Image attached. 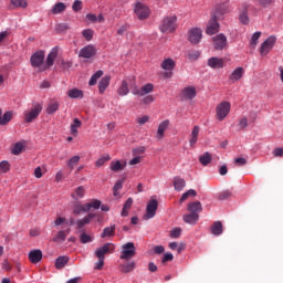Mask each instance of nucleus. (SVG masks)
<instances>
[{
	"instance_id": "45",
	"label": "nucleus",
	"mask_w": 283,
	"mask_h": 283,
	"mask_svg": "<svg viewBox=\"0 0 283 283\" xmlns=\"http://www.w3.org/2000/svg\"><path fill=\"white\" fill-rule=\"evenodd\" d=\"M83 197H85V188L83 186L77 187L76 189H74V192L71 193V198L73 199H82Z\"/></svg>"
},
{
	"instance_id": "5",
	"label": "nucleus",
	"mask_w": 283,
	"mask_h": 283,
	"mask_svg": "<svg viewBox=\"0 0 283 283\" xmlns=\"http://www.w3.org/2000/svg\"><path fill=\"white\" fill-rule=\"evenodd\" d=\"M130 92L134 96H147V94H151V92H154V84L148 83L142 87H137V85L134 84L130 87Z\"/></svg>"
},
{
	"instance_id": "20",
	"label": "nucleus",
	"mask_w": 283,
	"mask_h": 283,
	"mask_svg": "<svg viewBox=\"0 0 283 283\" xmlns=\"http://www.w3.org/2000/svg\"><path fill=\"white\" fill-rule=\"evenodd\" d=\"M57 56H59V49L53 48L46 57V65L44 66L43 70H48V67H52Z\"/></svg>"
},
{
	"instance_id": "6",
	"label": "nucleus",
	"mask_w": 283,
	"mask_h": 283,
	"mask_svg": "<svg viewBox=\"0 0 283 283\" xmlns=\"http://www.w3.org/2000/svg\"><path fill=\"white\" fill-rule=\"evenodd\" d=\"M188 41L192 44V45H198V43H200V41H202V29L200 28H191L188 31Z\"/></svg>"
},
{
	"instance_id": "63",
	"label": "nucleus",
	"mask_w": 283,
	"mask_h": 283,
	"mask_svg": "<svg viewBox=\"0 0 283 283\" xmlns=\"http://www.w3.org/2000/svg\"><path fill=\"white\" fill-rule=\"evenodd\" d=\"M172 260H174V254L167 253V254H164V258L161 259V263L170 262Z\"/></svg>"
},
{
	"instance_id": "25",
	"label": "nucleus",
	"mask_w": 283,
	"mask_h": 283,
	"mask_svg": "<svg viewBox=\"0 0 283 283\" xmlns=\"http://www.w3.org/2000/svg\"><path fill=\"white\" fill-rule=\"evenodd\" d=\"M126 167H127L126 161L120 163V160H113V161H111L109 169H111V171L117 172V171H123Z\"/></svg>"
},
{
	"instance_id": "40",
	"label": "nucleus",
	"mask_w": 283,
	"mask_h": 283,
	"mask_svg": "<svg viewBox=\"0 0 283 283\" xmlns=\"http://www.w3.org/2000/svg\"><path fill=\"white\" fill-rule=\"evenodd\" d=\"M91 210L86 209L85 206H83L82 203H76L73 207V214L74 216H80L81 213H87Z\"/></svg>"
},
{
	"instance_id": "48",
	"label": "nucleus",
	"mask_w": 283,
	"mask_h": 283,
	"mask_svg": "<svg viewBox=\"0 0 283 283\" xmlns=\"http://www.w3.org/2000/svg\"><path fill=\"white\" fill-rule=\"evenodd\" d=\"M101 76H103V71H97L94 75H92L88 85L92 87L94 85H96V83H98V78H101Z\"/></svg>"
},
{
	"instance_id": "35",
	"label": "nucleus",
	"mask_w": 283,
	"mask_h": 283,
	"mask_svg": "<svg viewBox=\"0 0 283 283\" xmlns=\"http://www.w3.org/2000/svg\"><path fill=\"white\" fill-rule=\"evenodd\" d=\"M228 115H229L228 107H219L216 109V118H218L219 122L223 120Z\"/></svg>"
},
{
	"instance_id": "31",
	"label": "nucleus",
	"mask_w": 283,
	"mask_h": 283,
	"mask_svg": "<svg viewBox=\"0 0 283 283\" xmlns=\"http://www.w3.org/2000/svg\"><path fill=\"white\" fill-rule=\"evenodd\" d=\"M70 233V229L57 231L56 235L52 239L53 242H64Z\"/></svg>"
},
{
	"instance_id": "9",
	"label": "nucleus",
	"mask_w": 283,
	"mask_h": 283,
	"mask_svg": "<svg viewBox=\"0 0 283 283\" xmlns=\"http://www.w3.org/2000/svg\"><path fill=\"white\" fill-rule=\"evenodd\" d=\"M256 118H258L256 113H250L249 118L247 116L239 118V123H238L239 130L242 132L247 129L249 127V124H253Z\"/></svg>"
},
{
	"instance_id": "22",
	"label": "nucleus",
	"mask_w": 283,
	"mask_h": 283,
	"mask_svg": "<svg viewBox=\"0 0 283 283\" xmlns=\"http://www.w3.org/2000/svg\"><path fill=\"white\" fill-rule=\"evenodd\" d=\"M43 254L39 249L29 252V261L36 264L42 261Z\"/></svg>"
},
{
	"instance_id": "49",
	"label": "nucleus",
	"mask_w": 283,
	"mask_h": 283,
	"mask_svg": "<svg viewBox=\"0 0 283 283\" xmlns=\"http://www.w3.org/2000/svg\"><path fill=\"white\" fill-rule=\"evenodd\" d=\"M80 242L81 244H86L93 242V238L92 235H87L83 230H81Z\"/></svg>"
},
{
	"instance_id": "32",
	"label": "nucleus",
	"mask_w": 283,
	"mask_h": 283,
	"mask_svg": "<svg viewBox=\"0 0 283 283\" xmlns=\"http://www.w3.org/2000/svg\"><path fill=\"white\" fill-rule=\"evenodd\" d=\"M67 10V6L63 2L55 3L51 9V14H61L62 12H65Z\"/></svg>"
},
{
	"instance_id": "23",
	"label": "nucleus",
	"mask_w": 283,
	"mask_h": 283,
	"mask_svg": "<svg viewBox=\"0 0 283 283\" xmlns=\"http://www.w3.org/2000/svg\"><path fill=\"white\" fill-rule=\"evenodd\" d=\"M200 219V214L197 212H190L188 214H184V221L186 224L195 226Z\"/></svg>"
},
{
	"instance_id": "60",
	"label": "nucleus",
	"mask_w": 283,
	"mask_h": 283,
	"mask_svg": "<svg viewBox=\"0 0 283 283\" xmlns=\"http://www.w3.org/2000/svg\"><path fill=\"white\" fill-rule=\"evenodd\" d=\"M55 227H60L62 224H69L65 217H57L54 221Z\"/></svg>"
},
{
	"instance_id": "14",
	"label": "nucleus",
	"mask_w": 283,
	"mask_h": 283,
	"mask_svg": "<svg viewBox=\"0 0 283 283\" xmlns=\"http://www.w3.org/2000/svg\"><path fill=\"white\" fill-rule=\"evenodd\" d=\"M114 251V244L113 243H106L102 247L96 249V252H94V255H96L97 259H104V256L107 253H113Z\"/></svg>"
},
{
	"instance_id": "28",
	"label": "nucleus",
	"mask_w": 283,
	"mask_h": 283,
	"mask_svg": "<svg viewBox=\"0 0 283 283\" xmlns=\"http://www.w3.org/2000/svg\"><path fill=\"white\" fill-rule=\"evenodd\" d=\"M228 12H230V9H229V4L227 3H222V4H217L214 7V17H220V14H228Z\"/></svg>"
},
{
	"instance_id": "18",
	"label": "nucleus",
	"mask_w": 283,
	"mask_h": 283,
	"mask_svg": "<svg viewBox=\"0 0 283 283\" xmlns=\"http://www.w3.org/2000/svg\"><path fill=\"white\" fill-rule=\"evenodd\" d=\"M196 87L195 86H187L181 92V98L185 101H191V98H196Z\"/></svg>"
},
{
	"instance_id": "33",
	"label": "nucleus",
	"mask_w": 283,
	"mask_h": 283,
	"mask_svg": "<svg viewBox=\"0 0 283 283\" xmlns=\"http://www.w3.org/2000/svg\"><path fill=\"white\" fill-rule=\"evenodd\" d=\"M186 186H187V182L185 181V179H182V178H180V177H175V178H174V188H175V190H177L178 192H180L181 190H184Z\"/></svg>"
},
{
	"instance_id": "62",
	"label": "nucleus",
	"mask_w": 283,
	"mask_h": 283,
	"mask_svg": "<svg viewBox=\"0 0 283 283\" xmlns=\"http://www.w3.org/2000/svg\"><path fill=\"white\" fill-rule=\"evenodd\" d=\"M273 156L275 158H282L283 157V148L276 147L273 149Z\"/></svg>"
},
{
	"instance_id": "2",
	"label": "nucleus",
	"mask_w": 283,
	"mask_h": 283,
	"mask_svg": "<svg viewBox=\"0 0 283 283\" xmlns=\"http://www.w3.org/2000/svg\"><path fill=\"white\" fill-rule=\"evenodd\" d=\"M134 14L139 21H146L151 15V9L147 4L136 1L134 4Z\"/></svg>"
},
{
	"instance_id": "8",
	"label": "nucleus",
	"mask_w": 283,
	"mask_h": 283,
	"mask_svg": "<svg viewBox=\"0 0 283 283\" xmlns=\"http://www.w3.org/2000/svg\"><path fill=\"white\" fill-rule=\"evenodd\" d=\"M158 210V201L156 199H151L147 203L146 212L144 214V220H150L156 217Z\"/></svg>"
},
{
	"instance_id": "12",
	"label": "nucleus",
	"mask_w": 283,
	"mask_h": 283,
	"mask_svg": "<svg viewBox=\"0 0 283 283\" xmlns=\"http://www.w3.org/2000/svg\"><path fill=\"white\" fill-rule=\"evenodd\" d=\"M161 70H164L166 73V76L169 77L171 76V72L176 69V61L171 57H166L164 61L160 63Z\"/></svg>"
},
{
	"instance_id": "44",
	"label": "nucleus",
	"mask_w": 283,
	"mask_h": 283,
	"mask_svg": "<svg viewBox=\"0 0 283 283\" xmlns=\"http://www.w3.org/2000/svg\"><path fill=\"white\" fill-rule=\"evenodd\" d=\"M134 269H136V263L134 261H130L124 265H120L122 273L124 274L133 272Z\"/></svg>"
},
{
	"instance_id": "21",
	"label": "nucleus",
	"mask_w": 283,
	"mask_h": 283,
	"mask_svg": "<svg viewBox=\"0 0 283 283\" xmlns=\"http://www.w3.org/2000/svg\"><path fill=\"white\" fill-rule=\"evenodd\" d=\"M170 125V122L168 119H165L160 124H158L157 128V140H161L164 138L165 132L168 129V126Z\"/></svg>"
},
{
	"instance_id": "61",
	"label": "nucleus",
	"mask_w": 283,
	"mask_h": 283,
	"mask_svg": "<svg viewBox=\"0 0 283 283\" xmlns=\"http://www.w3.org/2000/svg\"><path fill=\"white\" fill-rule=\"evenodd\" d=\"M181 235V229L177 228L174 229V231L170 232V238L179 239Z\"/></svg>"
},
{
	"instance_id": "43",
	"label": "nucleus",
	"mask_w": 283,
	"mask_h": 283,
	"mask_svg": "<svg viewBox=\"0 0 283 283\" xmlns=\"http://www.w3.org/2000/svg\"><path fill=\"white\" fill-rule=\"evenodd\" d=\"M125 181H126V177L117 180V182L114 185V188H113L114 197L119 196V190L123 189V185H124Z\"/></svg>"
},
{
	"instance_id": "34",
	"label": "nucleus",
	"mask_w": 283,
	"mask_h": 283,
	"mask_svg": "<svg viewBox=\"0 0 283 283\" xmlns=\"http://www.w3.org/2000/svg\"><path fill=\"white\" fill-rule=\"evenodd\" d=\"M116 234V226L106 227L101 233V238H113Z\"/></svg>"
},
{
	"instance_id": "15",
	"label": "nucleus",
	"mask_w": 283,
	"mask_h": 283,
	"mask_svg": "<svg viewBox=\"0 0 283 283\" xmlns=\"http://www.w3.org/2000/svg\"><path fill=\"white\" fill-rule=\"evenodd\" d=\"M244 76V67L239 66L229 75V83H238Z\"/></svg>"
},
{
	"instance_id": "19",
	"label": "nucleus",
	"mask_w": 283,
	"mask_h": 283,
	"mask_svg": "<svg viewBox=\"0 0 283 283\" xmlns=\"http://www.w3.org/2000/svg\"><path fill=\"white\" fill-rule=\"evenodd\" d=\"M96 218V214L93 212H90L86 214V217H84L83 219H78L76 221V226H77V230H82L83 227H85L86 224L92 223V220Z\"/></svg>"
},
{
	"instance_id": "64",
	"label": "nucleus",
	"mask_w": 283,
	"mask_h": 283,
	"mask_svg": "<svg viewBox=\"0 0 283 283\" xmlns=\"http://www.w3.org/2000/svg\"><path fill=\"white\" fill-rule=\"evenodd\" d=\"M230 197H231V192L226 190V191H222L221 195H219V200H226V199H229Z\"/></svg>"
},
{
	"instance_id": "26",
	"label": "nucleus",
	"mask_w": 283,
	"mask_h": 283,
	"mask_svg": "<svg viewBox=\"0 0 283 283\" xmlns=\"http://www.w3.org/2000/svg\"><path fill=\"white\" fill-rule=\"evenodd\" d=\"M82 127V120H80L78 118H74L73 119V123H71V126H70V134L71 136H78V128Z\"/></svg>"
},
{
	"instance_id": "17",
	"label": "nucleus",
	"mask_w": 283,
	"mask_h": 283,
	"mask_svg": "<svg viewBox=\"0 0 283 283\" xmlns=\"http://www.w3.org/2000/svg\"><path fill=\"white\" fill-rule=\"evenodd\" d=\"M208 66L212 70H222L224 67V59L222 57H210L208 60Z\"/></svg>"
},
{
	"instance_id": "57",
	"label": "nucleus",
	"mask_w": 283,
	"mask_h": 283,
	"mask_svg": "<svg viewBox=\"0 0 283 283\" xmlns=\"http://www.w3.org/2000/svg\"><path fill=\"white\" fill-rule=\"evenodd\" d=\"M239 21H240L243 25H249V14L247 13V10H244V11L240 14Z\"/></svg>"
},
{
	"instance_id": "42",
	"label": "nucleus",
	"mask_w": 283,
	"mask_h": 283,
	"mask_svg": "<svg viewBox=\"0 0 283 283\" xmlns=\"http://www.w3.org/2000/svg\"><path fill=\"white\" fill-rule=\"evenodd\" d=\"M211 160H212V157L210 153H205L201 156H199V163H201V165L205 167L210 165Z\"/></svg>"
},
{
	"instance_id": "52",
	"label": "nucleus",
	"mask_w": 283,
	"mask_h": 283,
	"mask_svg": "<svg viewBox=\"0 0 283 283\" xmlns=\"http://www.w3.org/2000/svg\"><path fill=\"white\" fill-rule=\"evenodd\" d=\"M188 197H197V191L193 189L186 191L184 195H181V198H179V202L186 201Z\"/></svg>"
},
{
	"instance_id": "24",
	"label": "nucleus",
	"mask_w": 283,
	"mask_h": 283,
	"mask_svg": "<svg viewBox=\"0 0 283 283\" xmlns=\"http://www.w3.org/2000/svg\"><path fill=\"white\" fill-rule=\"evenodd\" d=\"M112 81V76L105 75L104 77L101 78L98 83V92L99 94H105V90L109 87V83Z\"/></svg>"
},
{
	"instance_id": "38",
	"label": "nucleus",
	"mask_w": 283,
	"mask_h": 283,
	"mask_svg": "<svg viewBox=\"0 0 283 283\" xmlns=\"http://www.w3.org/2000/svg\"><path fill=\"white\" fill-rule=\"evenodd\" d=\"M130 207H133V198H128L126 203H124L120 212L122 218H126L127 216H129L128 210L130 209Z\"/></svg>"
},
{
	"instance_id": "47",
	"label": "nucleus",
	"mask_w": 283,
	"mask_h": 283,
	"mask_svg": "<svg viewBox=\"0 0 283 283\" xmlns=\"http://www.w3.org/2000/svg\"><path fill=\"white\" fill-rule=\"evenodd\" d=\"M117 93L119 96H127V94H129V87L127 86V82H122V85L118 88Z\"/></svg>"
},
{
	"instance_id": "39",
	"label": "nucleus",
	"mask_w": 283,
	"mask_h": 283,
	"mask_svg": "<svg viewBox=\"0 0 283 283\" xmlns=\"http://www.w3.org/2000/svg\"><path fill=\"white\" fill-rule=\"evenodd\" d=\"M211 233L212 235H216V237L222 234V223L220 221H216L214 223H212Z\"/></svg>"
},
{
	"instance_id": "13",
	"label": "nucleus",
	"mask_w": 283,
	"mask_h": 283,
	"mask_svg": "<svg viewBox=\"0 0 283 283\" xmlns=\"http://www.w3.org/2000/svg\"><path fill=\"white\" fill-rule=\"evenodd\" d=\"M78 56L81 59H92V56H96V46L93 44H88L80 50Z\"/></svg>"
},
{
	"instance_id": "46",
	"label": "nucleus",
	"mask_w": 283,
	"mask_h": 283,
	"mask_svg": "<svg viewBox=\"0 0 283 283\" xmlns=\"http://www.w3.org/2000/svg\"><path fill=\"white\" fill-rule=\"evenodd\" d=\"M262 36V32L256 31L253 33L251 41H250V45L251 48L255 49L258 45V41L260 40V38Z\"/></svg>"
},
{
	"instance_id": "53",
	"label": "nucleus",
	"mask_w": 283,
	"mask_h": 283,
	"mask_svg": "<svg viewBox=\"0 0 283 283\" xmlns=\"http://www.w3.org/2000/svg\"><path fill=\"white\" fill-rule=\"evenodd\" d=\"M10 3L13 8H28V1L25 0H11Z\"/></svg>"
},
{
	"instance_id": "7",
	"label": "nucleus",
	"mask_w": 283,
	"mask_h": 283,
	"mask_svg": "<svg viewBox=\"0 0 283 283\" xmlns=\"http://www.w3.org/2000/svg\"><path fill=\"white\" fill-rule=\"evenodd\" d=\"M212 45L214 50H224V48L229 45L227 35H224V33H219L212 36Z\"/></svg>"
},
{
	"instance_id": "30",
	"label": "nucleus",
	"mask_w": 283,
	"mask_h": 283,
	"mask_svg": "<svg viewBox=\"0 0 283 283\" xmlns=\"http://www.w3.org/2000/svg\"><path fill=\"white\" fill-rule=\"evenodd\" d=\"M188 211H190V213H201V211H203V207L201 206L200 201H195L191 203H188Z\"/></svg>"
},
{
	"instance_id": "3",
	"label": "nucleus",
	"mask_w": 283,
	"mask_h": 283,
	"mask_svg": "<svg viewBox=\"0 0 283 283\" xmlns=\"http://www.w3.org/2000/svg\"><path fill=\"white\" fill-rule=\"evenodd\" d=\"M275 43H277V36L270 35L268 36L259 48V52L261 56H268V54L275 48Z\"/></svg>"
},
{
	"instance_id": "11",
	"label": "nucleus",
	"mask_w": 283,
	"mask_h": 283,
	"mask_svg": "<svg viewBox=\"0 0 283 283\" xmlns=\"http://www.w3.org/2000/svg\"><path fill=\"white\" fill-rule=\"evenodd\" d=\"M45 61V52L38 51L31 55L30 63L32 67H41Z\"/></svg>"
},
{
	"instance_id": "37",
	"label": "nucleus",
	"mask_w": 283,
	"mask_h": 283,
	"mask_svg": "<svg viewBox=\"0 0 283 283\" xmlns=\"http://www.w3.org/2000/svg\"><path fill=\"white\" fill-rule=\"evenodd\" d=\"M69 98H83V91L80 88H71L66 92Z\"/></svg>"
},
{
	"instance_id": "1",
	"label": "nucleus",
	"mask_w": 283,
	"mask_h": 283,
	"mask_svg": "<svg viewBox=\"0 0 283 283\" xmlns=\"http://www.w3.org/2000/svg\"><path fill=\"white\" fill-rule=\"evenodd\" d=\"M177 28H178V17L176 15L165 17L159 24V30L160 32H163V34H174Z\"/></svg>"
},
{
	"instance_id": "27",
	"label": "nucleus",
	"mask_w": 283,
	"mask_h": 283,
	"mask_svg": "<svg viewBox=\"0 0 283 283\" xmlns=\"http://www.w3.org/2000/svg\"><path fill=\"white\" fill-rule=\"evenodd\" d=\"M82 206H84V209L88 211H96L101 208V201L98 199H91L90 202Z\"/></svg>"
},
{
	"instance_id": "36",
	"label": "nucleus",
	"mask_w": 283,
	"mask_h": 283,
	"mask_svg": "<svg viewBox=\"0 0 283 283\" xmlns=\"http://www.w3.org/2000/svg\"><path fill=\"white\" fill-rule=\"evenodd\" d=\"M200 135V126H193L191 130L190 146L193 147L198 142V136Z\"/></svg>"
},
{
	"instance_id": "56",
	"label": "nucleus",
	"mask_w": 283,
	"mask_h": 283,
	"mask_svg": "<svg viewBox=\"0 0 283 283\" xmlns=\"http://www.w3.org/2000/svg\"><path fill=\"white\" fill-rule=\"evenodd\" d=\"M22 151H23V145H22V143H17L15 145H13L12 154H13L14 156L21 155Z\"/></svg>"
},
{
	"instance_id": "58",
	"label": "nucleus",
	"mask_w": 283,
	"mask_h": 283,
	"mask_svg": "<svg viewBox=\"0 0 283 283\" xmlns=\"http://www.w3.org/2000/svg\"><path fill=\"white\" fill-rule=\"evenodd\" d=\"M146 153V147L145 146H140V147H136L134 149H132V155L134 156H139Z\"/></svg>"
},
{
	"instance_id": "4",
	"label": "nucleus",
	"mask_w": 283,
	"mask_h": 283,
	"mask_svg": "<svg viewBox=\"0 0 283 283\" xmlns=\"http://www.w3.org/2000/svg\"><path fill=\"white\" fill-rule=\"evenodd\" d=\"M136 255V247L134 242L122 244L120 260H130Z\"/></svg>"
},
{
	"instance_id": "50",
	"label": "nucleus",
	"mask_w": 283,
	"mask_h": 283,
	"mask_svg": "<svg viewBox=\"0 0 283 283\" xmlns=\"http://www.w3.org/2000/svg\"><path fill=\"white\" fill-rule=\"evenodd\" d=\"M82 36L85 39V41H92V39H94V30L92 29L83 30Z\"/></svg>"
},
{
	"instance_id": "10",
	"label": "nucleus",
	"mask_w": 283,
	"mask_h": 283,
	"mask_svg": "<svg viewBox=\"0 0 283 283\" xmlns=\"http://www.w3.org/2000/svg\"><path fill=\"white\" fill-rule=\"evenodd\" d=\"M217 32H220V23H218V18L212 15L208 22L206 34L213 36V34H217Z\"/></svg>"
},
{
	"instance_id": "51",
	"label": "nucleus",
	"mask_w": 283,
	"mask_h": 283,
	"mask_svg": "<svg viewBox=\"0 0 283 283\" xmlns=\"http://www.w3.org/2000/svg\"><path fill=\"white\" fill-rule=\"evenodd\" d=\"M80 163V156H73L70 158V160H67L66 165L67 168L70 169H74L76 165H78Z\"/></svg>"
},
{
	"instance_id": "41",
	"label": "nucleus",
	"mask_w": 283,
	"mask_h": 283,
	"mask_svg": "<svg viewBox=\"0 0 283 283\" xmlns=\"http://www.w3.org/2000/svg\"><path fill=\"white\" fill-rule=\"evenodd\" d=\"M69 263V256H59L55 261L56 270H62Z\"/></svg>"
},
{
	"instance_id": "16",
	"label": "nucleus",
	"mask_w": 283,
	"mask_h": 283,
	"mask_svg": "<svg viewBox=\"0 0 283 283\" xmlns=\"http://www.w3.org/2000/svg\"><path fill=\"white\" fill-rule=\"evenodd\" d=\"M42 112V108H32L28 112H25V116H24V120L27 124L33 123L40 115V113Z\"/></svg>"
},
{
	"instance_id": "59",
	"label": "nucleus",
	"mask_w": 283,
	"mask_h": 283,
	"mask_svg": "<svg viewBox=\"0 0 283 283\" xmlns=\"http://www.w3.org/2000/svg\"><path fill=\"white\" fill-rule=\"evenodd\" d=\"M72 9L74 12H80V10L83 9V2H81L80 0L74 1Z\"/></svg>"
},
{
	"instance_id": "55",
	"label": "nucleus",
	"mask_w": 283,
	"mask_h": 283,
	"mask_svg": "<svg viewBox=\"0 0 283 283\" xmlns=\"http://www.w3.org/2000/svg\"><path fill=\"white\" fill-rule=\"evenodd\" d=\"M11 168V165L8 160L0 161V174H8L9 169Z\"/></svg>"
},
{
	"instance_id": "29",
	"label": "nucleus",
	"mask_w": 283,
	"mask_h": 283,
	"mask_svg": "<svg viewBox=\"0 0 283 283\" xmlns=\"http://www.w3.org/2000/svg\"><path fill=\"white\" fill-rule=\"evenodd\" d=\"M13 116V113L11 111H7L6 113H3L2 115V111L0 109V126H6L9 124V122H11Z\"/></svg>"
},
{
	"instance_id": "54",
	"label": "nucleus",
	"mask_w": 283,
	"mask_h": 283,
	"mask_svg": "<svg viewBox=\"0 0 283 283\" xmlns=\"http://www.w3.org/2000/svg\"><path fill=\"white\" fill-rule=\"evenodd\" d=\"M111 160V156L108 154L101 156V158H98L96 160V167H103L104 164H106L107 161Z\"/></svg>"
}]
</instances>
